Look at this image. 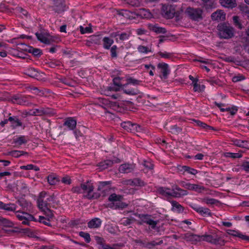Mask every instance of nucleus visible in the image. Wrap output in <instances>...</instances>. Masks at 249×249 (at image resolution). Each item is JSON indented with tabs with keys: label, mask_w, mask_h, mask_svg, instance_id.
<instances>
[{
	"label": "nucleus",
	"mask_w": 249,
	"mask_h": 249,
	"mask_svg": "<svg viewBox=\"0 0 249 249\" xmlns=\"http://www.w3.org/2000/svg\"><path fill=\"white\" fill-rule=\"evenodd\" d=\"M117 14L127 18L129 17V11L124 9H121L117 11Z\"/></svg>",
	"instance_id": "e2e57ef3"
},
{
	"label": "nucleus",
	"mask_w": 249,
	"mask_h": 249,
	"mask_svg": "<svg viewBox=\"0 0 249 249\" xmlns=\"http://www.w3.org/2000/svg\"><path fill=\"white\" fill-rule=\"evenodd\" d=\"M113 164V161L111 160H107L104 161H101L98 163V166L99 169L101 170H104L107 168L109 167H111Z\"/></svg>",
	"instance_id": "c756f323"
},
{
	"label": "nucleus",
	"mask_w": 249,
	"mask_h": 249,
	"mask_svg": "<svg viewBox=\"0 0 249 249\" xmlns=\"http://www.w3.org/2000/svg\"><path fill=\"white\" fill-rule=\"evenodd\" d=\"M17 190L18 191H22L23 192H27L28 187L26 183L20 180H17L16 182Z\"/></svg>",
	"instance_id": "72a5a7b5"
},
{
	"label": "nucleus",
	"mask_w": 249,
	"mask_h": 249,
	"mask_svg": "<svg viewBox=\"0 0 249 249\" xmlns=\"http://www.w3.org/2000/svg\"><path fill=\"white\" fill-rule=\"evenodd\" d=\"M132 123V122L130 121L124 122L121 124V126L122 128H123L124 130H126L128 132L129 131V129L130 128Z\"/></svg>",
	"instance_id": "bf43d9fd"
},
{
	"label": "nucleus",
	"mask_w": 249,
	"mask_h": 249,
	"mask_svg": "<svg viewBox=\"0 0 249 249\" xmlns=\"http://www.w3.org/2000/svg\"><path fill=\"white\" fill-rule=\"evenodd\" d=\"M17 206L14 203H9L8 204H4L2 209L9 212H15L16 210Z\"/></svg>",
	"instance_id": "49530a36"
},
{
	"label": "nucleus",
	"mask_w": 249,
	"mask_h": 249,
	"mask_svg": "<svg viewBox=\"0 0 249 249\" xmlns=\"http://www.w3.org/2000/svg\"><path fill=\"white\" fill-rule=\"evenodd\" d=\"M94 186L90 181L81 183L80 186H73L71 189L72 193L85 194L83 196V198H87L89 200L95 199L99 198L101 194L98 192H94L92 194L94 190Z\"/></svg>",
	"instance_id": "f257e3e1"
},
{
	"label": "nucleus",
	"mask_w": 249,
	"mask_h": 249,
	"mask_svg": "<svg viewBox=\"0 0 249 249\" xmlns=\"http://www.w3.org/2000/svg\"><path fill=\"white\" fill-rule=\"evenodd\" d=\"M123 199V196L122 195L115 193L112 194L108 198V200L111 202L109 207L113 209H123L126 208L128 204L122 202Z\"/></svg>",
	"instance_id": "39448f33"
},
{
	"label": "nucleus",
	"mask_w": 249,
	"mask_h": 249,
	"mask_svg": "<svg viewBox=\"0 0 249 249\" xmlns=\"http://www.w3.org/2000/svg\"><path fill=\"white\" fill-rule=\"evenodd\" d=\"M128 132L135 134L137 133V135H139V134H141L142 133L145 132V130L144 127L140 125L132 123Z\"/></svg>",
	"instance_id": "412c9836"
},
{
	"label": "nucleus",
	"mask_w": 249,
	"mask_h": 249,
	"mask_svg": "<svg viewBox=\"0 0 249 249\" xmlns=\"http://www.w3.org/2000/svg\"><path fill=\"white\" fill-rule=\"evenodd\" d=\"M124 184L126 185H129L132 186H140L143 187L146 185L145 183L140 178H135L134 179H129L125 180L124 181Z\"/></svg>",
	"instance_id": "2eb2a0df"
},
{
	"label": "nucleus",
	"mask_w": 249,
	"mask_h": 249,
	"mask_svg": "<svg viewBox=\"0 0 249 249\" xmlns=\"http://www.w3.org/2000/svg\"><path fill=\"white\" fill-rule=\"evenodd\" d=\"M37 39L42 43L45 44H50L51 42L50 39L46 37L43 34L36 33L35 34Z\"/></svg>",
	"instance_id": "e433bc0d"
},
{
	"label": "nucleus",
	"mask_w": 249,
	"mask_h": 249,
	"mask_svg": "<svg viewBox=\"0 0 249 249\" xmlns=\"http://www.w3.org/2000/svg\"><path fill=\"white\" fill-rule=\"evenodd\" d=\"M28 53H32L36 57H39L42 54V51L41 50L34 48L31 46L29 50H28Z\"/></svg>",
	"instance_id": "a19ab883"
},
{
	"label": "nucleus",
	"mask_w": 249,
	"mask_h": 249,
	"mask_svg": "<svg viewBox=\"0 0 249 249\" xmlns=\"http://www.w3.org/2000/svg\"><path fill=\"white\" fill-rule=\"evenodd\" d=\"M134 242L137 245H138L139 247L142 248L151 249L155 247L156 245L159 244V243H158L155 241L149 242L145 239L142 240L141 239H135L134 240Z\"/></svg>",
	"instance_id": "9b49d317"
},
{
	"label": "nucleus",
	"mask_w": 249,
	"mask_h": 249,
	"mask_svg": "<svg viewBox=\"0 0 249 249\" xmlns=\"http://www.w3.org/2000/svg\"><path fill=\"white\" fill-rule=\"evenodd\" d=\"M138 50L141 53H147L151 52V50H149L148 47L142 45L138 46Z\"/></svg>",
	"instance_id": "338daca9"
},
{
	"label": "nucleus",
	"mask_w": 249,
	"mask_h": 249,
	"mask_svg": "<svg viewBox=\"0 0 249 249\" xmlns=\"http://www.w3.org/2000/svg\"><path fill=\"white\" fill-rule=\"evenodd\" d=\"M55 201L54 194L50 195L46 192L43 191L39 194L37 200V206L39 209L45 211V210L51 213L50 208L52 207V204Z\"/></svg>",
	"instance_id": "f03ea898"
},
{
	"label": "nucleus",
	"mask_w": 249,
	"mask_h": 249,
	"mask_svg": "<svg viewBox=\"0 0 249 249\" xmlns=\"http://www.w3.org/2000/svg\"><path fill=\"white\" fill-rule=\"evenodd\" d=\"M80 236L84 238L85 241L89 243L90 242L91 239L90 237V235L89 233L85 232L84 231H80L79 233Z\"/></svg>",
	"instance_id": "6e6d98bb"
},
{
	"label": "nucleus",
	"mask_w": 249,
	"mask_h": 249,
	"mask_svg": "<svg viewBox=\"0 0 249 249\" xmlns=\"http://www.w3.org/2000/svg\"><path fill=\"white\" fill-rule=\"evenodd\" d=\"M26 74L29 76L34 78H37V77L39 76V72L34 68H31L28 69L27 70Z\"/></svg>",
	"instance_id": "c03bdc74"
},
{
	"label": "nucleus",
	"mask_w": 249,
	"mask_h": 249,
	"mask_svg": "<svg viewBox=\"0 0 249 249\" xmlns=\"http://www.w3.org/2000/svg\"><path fill=\"white\" fill-rule=\"evenodd\" d=\"M221 5L225 7L233 8L237 5L235 0H220Z\"/></svg>",
	"instance_id": "bb28decb"
},
{
	"label": "nucleus",
	"mask_w": 249,
	"mask_h": 249,
	"mask_svg": "<svg viewBox=\"0 0 249 249\" xmlns=\"http://www.w3.org/2000/svg\"><path fill=\"white\" fill-rule=\"evenodd\" d=\"M17 203L20 205L23 210H28L31 207V203L23 198H20L17 201Z\"/></svg>",
	"instance_id": "cd10ccee"
},
{
	"label": "nucleus",
	"mask_w": 249,
	"mask_h": 249,
	"mask_svg": "<svg viewBox=\"0 0 249 249\" xmlns=\"http://www.w3.org/2000/svg\"><path fill=\"white\" fill-rule=\"evenodd\" d=\"M232 144L237 147L241 148H247L248 146V141L238 139H232Z\"/></svg>",
	"instance_id": "c9c22d12"
},
{
	"label": "nucleus",
	"mask_w": 249,
	"mask_h": 249,
	"mask_svg": "<svg viewBox=\"0 0 249 249\" xmlns=\"http://www.w3.org/2000/svg\"><path fill=\"white\" fill-rule=\"evenodd\" d=\"M27 114L31 116H42V107L31 110Z\"/></svg>",
	"instance_id": "3c124183"
},
{
	"label": "nucleus",
	"mask_w": 249,
	"mask_h": 249,
	"mask_svg": "<svg viewBox=\"0 0 249 249\" xmlns=\"http://www.w3.org/2000/svg\"><path fill=\"white\" fill-rule=\"evenodd\" d=\"M138 216L144 223H146L151 226L153 229H155L158 223L157 221H154L151 219V215L149 214H139Z\"/></svg>",
	"instance_id": "4468645a"
},
{
	"label": "nucleus",
	"mask_w": 249,
	"mask_h": 249,
	"mask_svg": "<svg viewBox=\"0 0 249 249\" xmlns=\"http://www.w3.org/2000/svg\"><path fill=\"white\" fill-rule=\"evenodd\" d=\"M171 133L174 134H178L182 131V128L177 125H173L170 127Z\"/></svg>",
	"instance_id": "864d4df0"
},
{
	"label": "nucleus",
	"mask_w": 249,
	"mask_h": 249,
	"mask_svg": "<svg viewBox=\"0 0 249 249\" xmlns=\"http://www.w3.org/2000/svg\"><path fill=\"white\" fill-rule=\"evenodd\" d=\"M30 97V96H26L21 94H16L11 96L10 100L14 104L29 106L32 105V103L29 102L28 100Z\"/></svg>",
	"instance_id": "9d476101"
},
{
	"label": "nucleus",
	"mask_w": 249,
	"mask_h": 249,
	"mask_svg": "<svg viewBox=\"0 0 249 249\" xmlns=\"http://www.w3.org/2000/svg\"><path fill=\"white\" fill-rule=\"evenodd\" d=\"M111 183V182L110 181H100L99 182L97 190L101 191L103 196H105L106 192H108L110 189V185Z\"/></svg>",
	"instance_id": "f3484780"
},
{
	"label": "nucleus",
	"mask_w": 249,
	"mask_h": 249,
	"mask_svg": "<svg viewBox=\"0 0 249 249\" xmlns=\"http://www.w3.org/2000/svg\"><path fill=\"white\" fill-rule=\"evenodd\" d=\"M30 47V46H28L25 43H20L17 44V50L18 51H23L28 53V50Z\"/></svg>",
	"instance_id": "8fccbe9b"
},
{
	"label": "nucleus",
	"mask_w": 249,
	"mask_h": 249,
	"mask_svg": "<svg viewBox=\"0 0 249 249\" xmlns=\"http://www.w3.org/2000/svg\"><path fill=\"white\" fill-rule=\"evenodd\" d=\"M135 168L133 164L124 163L121 165L119 168V171L122 173H129L132 172Z\"/></svg>",
	"instance_id": "b1692460"
},
{
	"label": "nucleus",
	"mask_w": 249,
	"mask_h": 249,
	"mask_svg": "<svg viewBox=\"0 0 249 249\" xmlns=\"http://www.w3.org/2000/svg\"><path fill=\"white\" fill-rule=\"evenodd\" d=\"M217 29L220 38L228 39L234 36V29L228 23L222 22L218 24Z\"/></svg>",
	"instance_id": "7ed1b4c3"
},
{
	"label": "nucleus",
	"mask_w": 249,
	"mask_h": 249,
	"mask_svg": "<svg viewBox=\"0 0 249 249\" xmlns=\"http://www.w3.org/2000/svg\"><path fill=\"white\" fill-rule=\"evenodd\" d=\"M48 64H49V66L51 68H54L57 66H60L61 64V63L59 60H52V61H50V62H49Z\"/></svg>",
	"instance_id": "680f3d73"
},
{
	"label": "nucleus",
	"mask_w": 249,
	"mask_h": 249,
	"mask_svg": "<svg viewBox=\"0 0 249 249\" xmlns=\"http://www.w3.org/2000/svg\"><path fill=\"white\" fill-rule=\"evenodd\" d=\"M202 10L200 8L188 7L185 11L186 15L192 20L198 21L203 19Z\"/></svg>",
	"instance_id": "0eeeda50"
},
{
	"label": "nucleus",
	"mask_w": 249,
	"mask_h": 249,
	"mask_svg": "<svg viewBox=\"0 0 249 249\" xmlns=\"http://www.w3.org/2000/svg\"><path fill=\"white\" fill-rule=\"evenodd\" d=\"M241 167L242 169L244 170L246 172H249V161H244L241 165Z\"/></svg>",
	"instance_id": "774afa93"
},
{
	"label": "nucleus",
	"mask_w": 249,
	"mask_h": 249,
	"mask_svg": "<svg viewBox=\"0 0 249 249\" xmlns=\"http://www.w3.org/2000/svg\"><path fill=\"white\" fill-rule=\"evenodd\" d=\"M225 156L226 157L231 158L232 159H237L240 158L242 157V155L239 153H231V152H227L225 153Z\"/></svg>",
	"instance_id": "603ef678"
},
{
	"label": "nucleus",
	"mask_w": 249,
	"mask_h": 249,
	"mask_svg": "<svg viewBox=\"0 0 249 249\" xmlns=\"http://www.w3.org/2000/svg\"><path fill=\"white\" fill-rule=\"evenodd\" d=\"M190 206L196 212L204 217L212 216V213L208 208L203 207H198L195 204L190 205Z\"/></svg>",
	"instance_id": "ddd939ff"
},
{
	"label": "nucleus",
	"mask_w": 249,
	"mask_h": 249,
	"mask_svg": "<svg viewBox=\"0 0 249 249\" xmlns=\"http://www.w3.org/2000/svg\"><path fill=\"white\" fill-rule=\"evenodd\" d=\"M130 33L123 32L120 33V32H117L113 33L111 34L112 37H115L117 42H118V39L121 41H124L129 38L130 36Z\"/></svg>",
	"instance_id": "a211bd4d"
},
{
	"label": "nucleus",
	"mask_w": 249,
	"mask_h": 249,
	"mask_svg": "<svg viewBox=\"0 0 249 249\" xmlns=\"http://www.w3.org/2000/svg\"><path fill=\"white\" fill-rule=\"evenodd\" d=\"M79 29L82 34L92 32V28L90 27H83L82 26L79 27Z\"/></svg>",
	"instance_id": "052dcab7"
},
{
	"label": "nucleus",
	"mask_w": 249,
	"mask_h": 249,
	"mask_svg": "<svg viewBox=\"0 0 249 249\" xmlns=\"http://www.w3.org/2000/svg\"><path fill=\"white\" fill-rule=\"evenodd\" d=\"M123 78L117 76L113 79V86H110L107 87V89L109 91H118L120 90L121 89L123 88V85L121 81L123 80Z\"/></svg>",
	"instance_id": "f8f14e48"
},
{
	"label": "nucleus",
	"mask_w": 249,
	"mask_h": 249,
	"mask_svg": "<svg viewBox=\"0 0 249 249\" xmlns=\"http://www.w3.org/2000/svg\"><path fill=\"white\" fill-rule=\"evenodd\" d=\"M207 82H209L211 85L214 86L218 85L219 86H222L221 81L218 78L214 77H210L207 80Z\"/></svg>",
	"instance_id": "09e8293b"
},
{
	"label": "nucleus",
	"mask_w": 249,
	"mask_h": 249,
	"mask_svg": "<svg viewBox=\"0 0 249 249\" xmlns=\"http://www.w3.org/2000/svg\"><path fill=\"white\" fill-rule=\"evenodd\" d=\"M38 221L40 223H42L45 225H47L48 226H52V225L50 223V220L49 218H46V217L43 216H40L39 217Z\"/></svg>",
	"instance_id": "4d7b16f0"
},
{
	"label": "nucleus",
	"mask_w": 249,
	"mask_h": 249,
	"mask_svg": "<svg viewBox=\"0 0 249 249\" xmlns=\"http://www.w3.org/2000/svg\"><path fill=\"white\" fill-rule=\"evenodd\" d=\"M202 241L209 242L215 245L224 246L225 243L224 240L215 233L211 232L209 234L206 233L201 235Z\"/></svg>",
	"instance_id": "423d86ee"
},
{
	"label": "nucleus",
	"mask_w": 249,
	"mask_h": 249,
	"mask_svg": "<svg viewBox=\"0 0 249 249\" xmlns=\"http://www.w3.org/2000/svg\"><path fill=\"white\" fill-rule=\"evenodd\" d=\"M48 183L51 185H54L60 181V179L57 176L55 175H50L47 177Z\"/></svg>",
	"instance_id": "ea45409f"
},
{
	"label": "nucleus",
	"mask_w": 249,
	"mask_h": 249,
	"mask_svg": "<svg viewBox=\"0 0 249 249\" xmlns=\"http://www.w3.org/2000/svg\"><path fill=\"white\" fill-rule=\"evenodd\" d=\"M27 142L28 140L26 139V137L22 135L14 139L13 143L18 146H20L23 144L26 143Z\"/></svg>",
	"instance_id": "2f4dec72"
},
{
	"label": "nucleus",
	"mask_w": 249,
	"mask_h": 249,
	"mask_svg": "<svg viewBox=\"0 0 249 249\" xmlns=\"http://www.w3.org/2000/svg\"><path fill=\"white\" fill-rule=\"evenodd\" d=\"M182 187L191 190H197L199 188V186L195 184H191L190 183L182 181L180 183Z\"/></svg>",
	"instance_id": "4c0bfd02"
},
{
	"label": "nucleus",
	"mask_w": 249,
	"mask_h": 249,
	"mask_svg": "<svg viewBox=\"0 0 249 249\" xmlns=\"http://www.w3.org/2000/svg\"><path fill=\"white\" fill-rule=\"evenodd\" d=\"M127 83L125 84L128 85L129 84H132L134 85H138L141 82V81L134 79L132 77H129L126 79Z\"/></svg>",
	"instance_id": "5fc2aeb1"
},
{
	"label": "nucleus",
	"mask_w": 249,
	"mask_h": 249,
	"mask_svg": "<svg viewBox=\"0 0 249 249\" xmlns=\"http://www.w3.org/2000/svg\"><path fill=\"white\" fill-rule=\"evenodd\" d=\"M123 86H124V87H123V88L122 89H123L124 92L126 93V94L130 95H137L139 93V91L137 89H127L128 85H127V84H124L123 85Z\"/></svg>",
	"instance_id": "473e14b6"
},
{
	"label": "nucleus",
	"mask_w": 249,
	"mask_h": 249,
	"mask_svg": "<svg viewBox=\"0 0 249 249\" xmlns=\"http://www.w3.org/2000/svg\"><path fill=\"white\" fill-rule=\"evenodd\" d=\"M56 114L55 110L53 109L48 107H42V116L47 115L52 116Z\"/></svg>",
	"instance_id": "a18cd8bd"
},
{
	"label": "nucleus",
	"mask_w": 249,
	"mask_h": 249,
	"mask_svg": "<svg viewBox=\"0 0 249 249\" xmlns=\"http://www.w3.org/2000/svg\"><path fill=\"white\" fill-rule=\"evenodd\" d=\"M94 239L98 245H99V248L102 249H116V247H124V244L122 243H117L113 244L112 247L106 243V240L102 237L95 236Z\"/></svg>",
	"instance_id": "1a4fd4ad"
},
{
	"label": "nucleus",
	"mask_w": 249,
	"mask_h": 249,
	"mask_svg": "<svg viewBox=\"0 0 249 249\" xmlns=\"http://www.w3.org/2000/svg\"><path fill=\"white\" fill-rule=\"evenodd\" d=\"M157 68L160 70V72L162 73V76L160 75V77L166 79L169 73L168 64L163 62L160 63L158 64Z\"/></svg>",
	"instance_id": "dca6fc26"
},
{
	"label": "nucleus",
	"mask_w": 249,
	"mask_h": 249,
	"mask_svg": "<svg viewBox=\"0 0 249 249\" xmlns=\"http://www.w3.org/2000/svg\"><path fill=\"white\" fill-rule=\"evenodd\" d=\"M161 14L162 17L166 19L173 18L175 14V6L168 4H162Z\"/></svg>",
	"instance_id": "6e6552de"
},
{
	"label": "nucleus",
	"mask_w": 249,
	"mask_h": 249,
	"mask_svg": "<svg viewBox=\"0 0 249 249\" xmlns=\"http://www.w3.org/2000/svg\"><path fill=\"white\" fill-rule=\"evenodd\" d=\"M204 202L207 204H211V205L216 204L217 203L219 202V201L218 200H216L214 198H206L204 199Z\"/></svg>",
	"instance_id": "0e129e2a"
},
{
	"label": "nucleus",
	"mask_w": 249,
	"mask_h": 249,
	"mask_svg": "<svg viewBox=\"0 0 249 249\" xmlns=\"http://www.w3.org/2000/svg\"><path fill=\"white\" fill-rule=\"evenodd\" d=\"M173 207L172 210L176 211L178 213H183L184 210V207L179 204L177 201L173 200L171 202Z\"/></svg>",
	"instance_id": "7c9ffc66"
},
{
	"label": "nucleus",
	"mask_w": 249,
	"mask_h": 249,
	"mask_svg": "<svg viewBox=\"0 0 249 249\" xmlns=\"http://www.w3.org/2000/svg\"><path fill=\"white\" fill-rule=\"evenodd\" d=\"M103 47L107 50L110 49V47L114 42L113 40L108 37H105L103 39Z\"/></svg>",
	"instance_id": "79ce46f5"
},
{
	"label": "nucleus",
	"mask_w": 249,
	"mask_h": 249,
	"mask_svg": "<svg viewBox=\"0 0 249 249\" xmlns=\"http://www.w3.org/2000/svg\"><path fill=\"white\" fill-rule=\"evenodd\" d=\"M148 29L157 34H165L167 30L165 28L160 27L158 24H149L148 25Z\"/></svg>",
	"instance_id": "5701e85b"
},
{
	"label": "nucleus",
	"mask_w": 249,
	"mask_h": 249,
	"mask_svg": "<svg viewBox=\"0 0 249 249\" xmlns=\"http://www.w3.org/2000/svg\"><path fill=\"white\" fill-rule=\"evenodd\" d=\"M232 19L234 24L236 27H237L240 29H242L243 28V25L239 21V18L238 16H233Z\"/></svg>",
	"instance_id": "13d9d810"
},
{
	"label": "nucleus",
	"mask_w": 249,
	"mask_h": 249,
	"mask_svg": "<svg viewBox=\"0 0 249 249\" xmlns=\"http://www.w3.org/2000/svg\"><path fill=\"white\" fill-rule=\"evenodd\" d=\"M0 225L6 227H13L14 224L8 219L0 216Z\"/></svg>",
	"instance_id": "37998d69"
},
{
	"label": "nucleus",
	"mask_w": 249,
	"mask_h": 249,
	"mask_svg": "<svg viewBox=\"0 0 249 249\" xmlns=\"http://www.w3.org/2000/svg\"><path fill=\"white\" fill-rule=\"evenodd\" d=\"M76 121L73 118H67L63 124L64 126H67L70 130H74L76 128Z\"/></svg>",
	"instance_id": "a878e982"
},
{
	"label": "nucleus",
	"mask_w": 249,
	"mask_h": 249,
	"mask_svg": "<svg viewBox=\"0 0 249 249\" xmlns=\"http://www.w3.org/2000/svg\"><path fill=\"white\" fill-rule=\"evenodd\" d=\"M178 169L180 171L186 172L188 173L193 175H195L198 173L196 169L185 165L180 166L179 168H178Z\"/></svg>",
	"instance_id": "f704fd0d"
},
{
	"label": "nucleus",
	"mask_w": 249,
	"mask_h": 249,
	"mask_svg": "<svg viewBox=\"0 0 249 249\" xmlns=\"http://www.w3.org/2000/svg\"><path fill=\"white\" fill-rule=\"evenodd\" d=\"M227 232L230 235L233 237H237L239 238L249 242V236L243 234L242 232L238 231L233 230H227Z\"/></svg>",
	"instance_id": "6ab92c4d"
},
{
	"label": "nucleus",
	"mask_w": 249,
	"mask_h": 249,
	"mask_svg": "<svg viewBox=\"0 0 249 249\" xmlns=\"http://www.w3.org/2000/svg\"><path fill=\"white\" fill-rule=\"evenodd\" d=\"M240 10L244 16L247 17L249 19V6L246 4H243L240 6Z\"/></svg>",
	"instance_id": "de8ad7c7"
},
{
	"label": "nucleus",
	"mask_w": 249,
	"mask_h": 249,
	"mask_svg": "<svg viewBox=\"0 0 249 249\" xmlns=\"http://www.w3.org/2000/svg\"><path fill=\"white\" fill-rule=\"evenodd\" d=\"M184 237L186 240L191 241L193 242L202 241L201 235L186 233L184 234Z\"/></svg>",
	"instance_id": "c85d7f7f"
},
{
	"label": "nucleus",
	"mask_w": 249,
	"mask_h": 249,
	"mask_svg": "<svg viewBox=\"0 0 249 249\" xmlns=\"http://www.w3.org/2000/svg\"><path fill=\"white\" fill-rule=\"evenodd\" d=\"M211 18L213 20L223 21L226 18V14L222 10H217L211 15Z\"/></svg>",
	"instance_id": "4be33fe9"
},
{
	"label": "nucleus",
	"mask_w": 249,
	"mask_h": 249,
	"mask_svg": "<svg viewBox=\"0 0 249 249\" xmlns=\"http://www.w3.org/2000/svg\"><path fill=\"white\" fill-rule=\"evenodd\" d=\"M8 120L11 123V127L12 129H16L18 127L22 126L23 123L18 118V116H10Z\"/></svg>",
	"instance_id": "aec40b11"
},
{
	"label": "nucleus",
	"mask_w": 249,
	"mask_h": 249,
	"mask_svg": "<svg viewBox=\"0 0 249 249\" xmlns=\"http://www.w3.org/2000/svg\"><path fill=\"white\" fill-rule=\"evenodd\" d=\"M167 187H160L158 189V193L165 196H172L173 197H181L188 194L186 190L182 189L178 186H172V193H168L166 192Z\"/></svg>",
	"instance_id": "20e7f679"
},
{
	"label": "nucleus",
	"mask_w": 249,
	"mask_h": 249,
	"mask_svg": "<svg viewBox=\"0 0 249 249\" xmlns=\"http://www.w3.org/2000/svg\"><path fill=\"white\" fill-rule=\"evenodd\" d=\"M7 155L9 156H11L15 158H18L21 155H28V153L23 151L13 150L8 152Z\"/></svg>",
	"instance_id": "58836bf2"
},
{
	"label": "nucleus",
	"mask_w": 249,
	"mask_h": 249,
	"mask_svg": "<svg viewBox=\"0 0 249 249\" xmlns=\"http://www.w3.org/2000/svg\"><path fill=\"white\" fill-rule=\"evenodd\" d=\"M60 81L69 86H72V82L69 79L63 77L60 79Z\"/></svg>",
	"instance_id": "69168bd1"
},
{
	"label": "nucleus",
	"mask_w": 249,
	"mask_h": 249,
	"mask_svg": "<svg viewBox=\"0 0 249 249\" xmlns=\"http://www.w3.org/2000/svg\"><path fill=\"white\" fill-rule=\"evenodd\" d=\"M102 220L99 218H94L88 223V227L90 229H96L100 227Z\"/></svg>",
	"instance_id": "393cba45"
}]
</instances>
